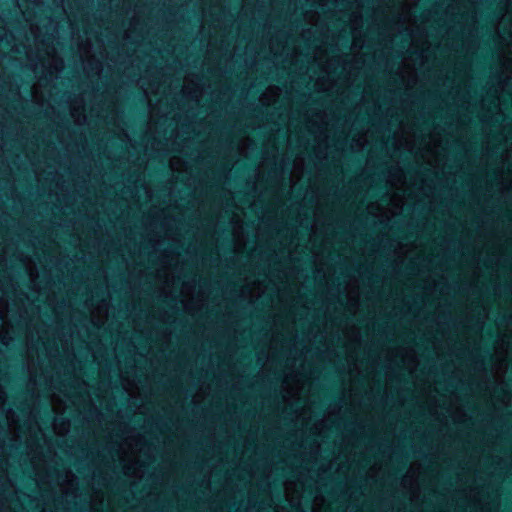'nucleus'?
<instances>
[{"label": "nucleus", "mask_w": 512, "mask_h": 512, "mask_svg": "<svg viewBox=\"0 0 512 512\" xmlns=\"http://www.w3.org/2000/svg\"><path fill=\"white\" fill-rule=\"evenodd\" d=\"M274 90H276V89H275V88H270V89L268 90V92H273Z\"/></svg>", "instance_id": "1"}, {"label": "nucleus", "mask_w": 512, "mask_h": 512, "mask_svg": "<svg viewBox=\"0 0 512 512\" xmlns=\"http://www.w3.org/2000/svg\"><path fill=\"white\" fill-rule=\"evenodd\" d=\"M2 342H3L4 344H7V343H6V341H5V338H4V337L2 338Z\"/></svg>", "instance_id": "2"}]
</instances>
